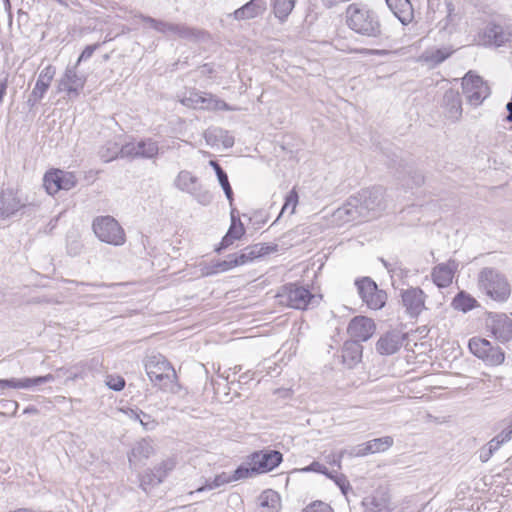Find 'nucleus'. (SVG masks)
Returning a JSON list of instances; mask_svg holds the SVG:
<instances>
[{"label":"nucleus","instance_id":"f257e3e1","mask_svg":"<svg viewBox=\"0 0 512 512\" xmlns=\"http://www.w3.org/2000/svg\"><path fill=\"white\" fill-rule=\"evenodd\" d=\"M385 209L384 191L381 187L360 190L334 212L342 222H362L376 217Z\"/></svg>","mask_w":512,"mask_h":512},{"label":"nucleus","instance_id":"f03ea898","mask_svg":"<svg viewBox=\"0 0 512 512\" xmlns=\"http://www.w3.org/2000/svg\"><path fill=\"white\" fill-rule=\"evenodd\" d=\"M347 26L357 34L366 37H379L382 33L377 13L367 5L352 3L345 12Z\"/></svg>","mask_w":512,"mask_h":512},{"label":"nucleus","instance_id":"7ed1b4c3","mask_svg":"<svg viewBox=\"0 0 512 512\" xmlns=\"http://www.w3.org/2000/svg\"><path fill=\"white\" fill-rule=\"evenodd\" d=\"M478 289L498 303L506 302L512 292L506 275L494 267L482 268L477 277Z\"/></svg>","mask_w":512,"mask_h":512},{"label":"nucleus","instance_id":"20e7f679","mask_svg":"<svg viewBox=\"0 0 512 512\" xmlns=\"http://www.w3.org/2000/svg\"><path fill=\"white\" fill-rule=\"evenodd\" d=\"M107 153H102L104 160H117L118 158L144 157L154 158L159 151L156 141L151 138L130 142L121 147L117 143H108Z\"/></svg>","mask_w":512,"mask_h":512},{"label":"nucleus","instance_id":"39448f33","mask_svg":"<svg viewBox=\"0 0 512 512\" xmlns=\"http://www.w3.org/2000/svg\"><path fill=\"white\" fill-rule=\"evenodd\" d=\"M145 370L154 386L163 391H173L177 378L176 372L164 356L149 357L145 363Z\"/></svg>","mask_w":512,"mask_h":512},{"label":"nucleus","instance_id":"423d86ee","mask_svg":"<svg viewBox=\"0 0 512 512\" xmlns=\"http://www.w3.org/2000/svg\"><path fill=\"white\" fill-rule=\"evenodd\" d=\"M92 230L96 237L106 244L122 246L126 242V233L120 223L112 216H97L93 219Z\"/></svg>","mask_w":512,"mask_h":512},{"label":"nucleus","instance_id":"0eeeda50","mask_svg":"<svg viewBox=\"0 0 512 512\" xmlns=\"http://www.w3.org/2000/svg\"><path fill=\"white\" fill-rule=\"evenodd\" d=\"M278 296L287 306L302 310L318 305L322 298L321 295L312 294L309 289L296 283L284 285Z\"/></svg>","mask_w":512,"mask_h":512},{"label":"nucleus","instance_id":"6e6552de","mask_svg":"<svg viewBox=\"0 0 512 512\" xmlns=\"http://www.w3.org/2000/svg\"><path fill=\"white\" fill-rule=\"evenodd\" d=\"M174 184L179 190L190 194L203 206L209 205L213 200V194L202 186L197 176L187 170L179 172Z\"/></svg>","mask_w":512,"mask_h":512},{"label":"nucleus","instance_id":"1a4fd4ad","mask_svg":"<svg viewBox=\"0 0 512 512\" xmlns=\"http://www.w3.org/2000/svg\"><path fill=\"white\" fill-rule=\"evenodd\" d=\"M462 89L468 103L472 106L482 104L491 93L488 84L473 71L467 72L462 78Z\"/></svg>","mask_w":512,"mask_h":512},{"label":"nucleus","instance_id":"9d476101","mask_svg":"<svg viewBox=\"0 0 512 512\" xmlns=\"http://www.w3.org/2000/svg\"><path fill=\"white\" fill-rule=\"evenodd\" d=\"M140 18L144 23L148 24L151 28L166 36H177L182 39L193 40L198 38L201 33V31L186 26L184 24L171 23L143 15Z\"/></svg>","mask_w":512,"mask_h":512},{"label":"nucleus","instance_id":"9b49d317","mask_svg":"<svg viewBox=\"0 0 512 512\" xmlns=\"http://www.w3.org/2000/svg\"><path fill=\"white\" fill-rule=\"evenodd\" d=\"M355 285L362 301L366 303L370 309L378 310L385 306L387 301L386 292L379 289L376 282L370 277L357 279Z\"/></svg>","mask_w":512,"mask_h":512},{"label":"nucleus","instance_id":"f8f14e48","mask_svg":"<svg viewBox=\"0 0 512 512\" xmlns=\"http://www.w3.org/2000/svg\"><path fill=\"white\" fill-rule=\"evenodd\" d=\"M468 347L472 354L482 359L488 365H499L505 359L502 349L498 346H493L490 341L484 338H471Z\"/></svg>","mask_w":512,"mask_h":512},{"label":"nucleus","instance_id":"ddd939ff","mask_svg":"<svg viewBox=\"0 0 512 512\" xmlns=\"http://www.w3.org/2000/svg\"><path fill=\"white\" fill-rule=\"evenodd\" d=\"M77 184L75 175L60 169H53L45 173L43 185L48 194L54 195L60 190H70Z\"/></svg>","mask_w":512,"mask_h":512},{"label":"nucleus","instance_id":"4468645a","mask_svg":"<svg viewBox=\"0 0 512 512\" xmlns=\"http://www.w3.org/2000/svg\"><path fill=\"white\" fill-rule=\"evenodd\" d=\"M399 296L405 312L410 318H418L426 310L425 302L427 295L420 287L401 289Z\"/></svg>","mask_w":512,"mask_h":512},{"label":"nucleus","instance_id":"2eb2a0df","mask_svg":"<svg viewBox=\"0 0 512 512\" xmlns=\"http://www.w3.org/2000/svg\"><path fill=\"white\" fill-rule=\"evenodd\" d=\"M258 474L268 473L278 467L283 461V455L278 450L264 449L253 452L249 457Z\"/></svg>","mask_w":512,"mask_h":512},{"label":"nucleus","instance_id":"dca6fc26","mask_svg":"<svg viewBox=\"0 0 512 512\" xmlns=\"http://www.w3.org/2000/svg\"><path fill=\"white\" fill-rule=\"evenodd\" d=\"M56 74V68L48 65L39 73L36 84L28 96L27 105L30 108L36 106L48 91L50 84Z\"/></svg>","mask_w":512,"mask_h":512},{"label":"nucleus","instance_id":"f3484780","mask_svg":"<svg viewBox=\"0 0 512 512\" xmlns=\"http://www.w3.org/2000/svg\"><path fill=\"white\" fill-rule=\"evenodd\" d=\"M488 328L497 340L502 343L512 339V319L504 313H489Z\"/></svg>","mask_w":512,"mask_h":512},{"label":"nucleus","instance_id":"a211bd4d","mask_svg":"<svg viewBox=\"0 0 512 512\" xmlns=\"http://www.w3.org/2000/svg\"><path fill=\"white\" fill-rule=\"evenodd\" d=\"M375 323L366 316H355L351 319L347 327V333L358 342L367 341L374 334Z\"/></svg>","mask_w":512,"mask_h":512},{"label":"nucleus","instance_id":"6ab92c4d","mask_svg":"<svg viewBox=\"0 0 512 512\" xmlns=\"http://www.w3.org/2000/svg\"><path fill=\"white\" fill-rule=\"evenodd\" d=\"M364 512H392L391 497L387 490L376 489L362 501Z\"/></svg>","mask_w":512,"mask_h":512},{"label":"nucleus","instance_id":"aec40b11","mask_svg":"<svg viewBox=\"0 0 512 512\" xmlns=\"http://www.w3.org/2000/svg\"><path fill=\"white\" fill-rule=\"evenodd\" d=\"M86 82L84 76L78 75L77 66L67 67L58 82V91H66L69 96H78Z\"/></svg>","mask_w":512,"mask_h":512},{"label":"nucleus","instance_id":"412c9836","mask_svg":"<svg viewBox=\"0 0 512 512\" xmlns=\"http://www.w3.org/2000/svg\"><path fill=\"white\" fill-rule=\"evenodd\" d=\"M25 204L12 188L0 190V219H6L14 215Z\"/></svg>","mask_w":512,"mask_h":512},{"label":"nucleus","instance_id":"4be33fe9","mask_svg":"<svg viewBox=\"0 0 512 512\" xmlns=\"http://www.w3.org/2000/svg\"><path fill=\"white\" fill-rule=\"evenodd\" d=\"M391 436H384L359 444L350 449L349 457H362L368 454L383 452L393 445Z\"/></svg>","mask_w":512,"mask_h":512},{"label":"nucleus","instance_id":"5701e85b","mask_svg":"<svg viewBox=\"0 0 512 512\" xmlns=\"http://www.w3.org/2000/svg\"><path fill=\"white\" fill-rule=\"evenodd\" d=\"M55 380V376L51 373L44 376L37 377H26V378H11V379H0V389L14 388V389H26L34 386L42 385L44 383L52 382Z\"/></svg>","mask_w":512,"mask_h":512},{"label":"nucleus","instance_id":"b1692460","mask_svg":"<svg viewBox=\"0 0 512 512\" xmlns=\"http://www.w3.org/2000/svg\"><path fill=\"white\" fill-rule=\"evenodd\" d=\"M442 107L448 119L458 121L462 115V100L459 92L452 88L448 89L443 95Z\"/></svg>","mask_w":512,"mask_h":512},{"label":"nucleus","instance_id":"393cba45","mask_svg":"<svg viewBox=\"0 0 512 512\" xmlns=\"http://www.w3.org/2000/svg\"><path fill=\"white\" fill-rule=\"evenodd\" d=\"M266 9L267 2L265 0H250L236 9L231 16L237 21L250 20L261 16Z\"/></svg>","mask_w":512,"mask_h":512},{"label":"nucleus","instance_id":"a878e982","mask_svg":"<svg viewBox=\"0 0 512 512\" xmlns=\"http://www.w3.org/2000/svg\"><path fill=\"white\" fill-rule=\"evenodd\" d=\"M484 38L486 44H494L502 46L512 39V26L503 27L498 24L491 23L484 30Z\"/></svg>","mask_w":512,"mask_h":512},{"label":"nucleus","instance_id":"bb28decb","mask_svg":"<svg viewBox=\"0 0 512 512\" xmlns=\"http://www.w3.org/2000/svg\"><path fill=\"white\" fill-rule=\"evenodd\" d=\"M204 137L207 144L211 147L227 149L234 144V138L229 135L228 131L219 127L208 128L204 133Z\"/></svg>","mask_w":512,"mask_h":512},{"label":"nucleus","instance_id":"cd10ccee","mask_svg":"<svg viewBox=\"0 0 512 512\" xmlns=\"http://www.w3.org/2000/svg\"><path fill=\"white\" fill-rule=\"evenodd\" d=\"M403 337L398 332H388L381 336L376 343V350L381 355L396 353L402 346Z\"/></svg>","mask_w":512,"mask_h":512},{"label":"nucleus","instance_id":"c85d7f7f","mask_svg":"<svg viewBox=\"0 0 512 512\" xmlns=\"http://www.w3.org/2000/svg\"><path fill=\"white\" fill-rule=\"evenodd\" d=\"M386 4L403 25L413 20L414 10L410 0H386Z\"/></svg>","mask_w":512,"mask_h":512},{"label":"nucleus","instance_id":"c756f323","mask_svg":"<svg viewBox=\"0 0 512 512\" xmlns=\"http://www.w3.org/2000/svg\"><path fill=\"white\" fill-rule=\"evenodd\" d=\"M363 346L353 339L344 342L342 348V362L348 368H353L361 361Z\"/></svg>","mask_w":512,"mask_h":512},{"label":"nucleus","instance_id":"7c9ffc66","mask_svg":"<svg viewBox=\"0 0 512 512\" xmlns=\"http://www.w3.org/2000/svg\"><path fill=\"white\" fill-rule=\"evenodd\" d=\"M456 267L457 264L455 261L437 265L433 268L431 274L433 282L440 288L448 287L452 282L454 269H456Z\"/></svg>","mask_w":512,"mask_h":512},{"label":"nucleus","instance_id":"2f4dec72","mask_svg":"<svg viewBox=\"0 0 512 512\" xmlns=\"http://www.w3.org/2000/svg\"><path fill=\"white\" fill-rule=\"evenodd\" d=\"M237 266H239V262L236 259V254H230L225 260H213L205 264L201 268V272L204 276H210L229 271Z\"/></svg>","mask_w":512,"mask_h":512},{"label":"nucleus","instance_id":"473e14b6","mask_svg":"<svg viewBox=\"0 0 512 512\" xmlns=\"http://www.w3.org/2000/svg\"><path fill=\"white\" fill-rule=\"evenodd\" d=\"M154 453L151 440L141 439L136 442L128 454V460L131 466H136L139 462L147 460Z\"/></svg>","mask_w":512,"mask_h":512},{"label":"nucleus","instance_id":"72a5a7b5","mask_svg":"<svg viewBox=\"0 0 512 512\" xmlns=\"http://www.w3.org/2000/svg\"><path fill=\"white\" fill-rule=\"evenodd\" d=\"M397 179L401 182L402 186L406 188L419 187L424 183V175L412 169L408 165H404L402 170L398 172Z\"/></svg>","mask_w":512,"mask_h":512},{"label":"nucleus","instance_id":"f704fd0d","mask_svg":"<svg viewBox=\"0 0 512 512\" xmlns=\"http://www.w3.org/2000/svg\"><path fill=\"white\" fill-rule=\"evenodd\" d=\"M451 306L461 312H468L478 306L477 300L465 291H460L453 298Z\"/></svg>","mask_w":512,"mask_h":512},{"label":"nucleus","instance_id":"c9c22d12","mask_svg":"<svg viewBox=\"0 0 512 512\" xmlns=\"http://www.w3.org/2000/svg\"><path fill=\"white\" fill-rule=\"evenodd\" d=\"M258 501L259 506L262 508H267L269 510L268 512H277L280 506V496L276 491L272 489L264 490L260 494Z\"/></svg>","mask_w":512,"mask_h":512},{"label":"nucleus","instance_id":"e433bc0d","mask_svg":"<svg viewBox=\"0 0 512 512\" xmlns=\"http://www.w3.org/2000/svg\"><path fill=\"white\" fill-rule=\"evenodd\" d=\"M98 365V360L91 359L89 361H81L73 365L70 370V375L67 377L68 380H76L78 378H83L86 374V371H90L94 369Z\"/></svg>","mask_w":512,"mask_h":512},{"label":"nucleus","instance_id":"4c0bfd02","mask_svg":"<svg viewBox=\"0 0 512 512\" xmlns=\"http://www.w3.org/2000/svg\"><path fill=\"white\" fill-rule=\"evenodd\" d=\"M453 53V50L449 48H440L431 51H425L422 58L425 62L433 65H439L449 58Z\"/></svg>","mask_w":512,"mask_h":512},{"label":"nucleus","instance_id":"58836bf2","mask_svg":"<svg viewBox=\"0 0 512 512\" xmlns=\"http://www.w3.org/2000/svg\"><path fill=\"white\" fill-rule=\"evenodd\" d=\"M297 0H274L273 10L275 16L281 21H285L286 18L292 12Z\"/></svg>","mask_w":512,"mask_h":512},{"label":"nucleus","instance_id":"ea45409f","mask_svg":"<svg viewBox=\"0 0 512 512\" xmlns=\"http://www.w3.org/2000/svg\"><path fill=\"white\" fill-rule=\"evenodd\" d=\"M232 482L231 476L226 472H222L219 475H216L212 480L206 479L205 483L197 488L196 492H203L207 490L216 489L222 485Z\"/></svg>","mask_w":512,"mask_h":512},{"label":"nucleus","instance_id":"a19ab883","mask_svg":"<svg viewBox=\"0 0 512 512\" xmlns=\"http://www.w3.org/2000/svg\"><path fill=\"white\" fill-rule=\"evenodd\" d=\"M139 480H140V487L144 491H147L151 487L157 486L160 483H162L161 480H158V476H157L155 469H149V470L145 471L143 474H141L139 476Z\"/></svg>","mask_w":512,"mask_h":512},{"label":"nucleus","instance_id":"79ce46f5","mask_svg":"<svg viewBox=\"0 0 512 512\" xmlns=\"http://www.w3.org/2000/svg\"><path fill=\"white\" fill-rule=\"evenodd\" d=\"M409 273V269L404 267L403 263L397 257L393 258V266L389 272L393 286H395V278H398L401 281H403L408 278Z\"/></svg>","mask_w":512,"mask_h":512},{"label":"nucleus","instance_id":"37998d69","mask_svg":"<svg viewBox=\"0 0 512 512\" xmlns=\"http://www.w3.org/2000/svg\"><path fill=\"white\" fill-rule=\"evenodd\" d=\"M200 109H211V110H228V105L211 94H204L203 100L200 104Z\"/></svg>","mask_w":512,"mask_h":512},{"label":"nucleus","instance_id":"c03bdc74","mask_svg":"<svg viewBox=\"0 0 512 512\" xmlns=\"http://www.w3.org/2000/svg\"><path fill=\"white\" fill-rule=\"evenodd\" d=\"M176 459L173 457L167 458L163 460L159 465L155 466L154 469L157 473L158 480H163L167 477V475L174 470L176 467Z\"/></svg>","mask_w":512,"mask_h":512},{"label":"nucleus","instance_id":"a18cd8bd","mask_svg":"<svg viewBox=\"0 0 512 512\" xmlns=\"http://www.w3.org/2000/svg\"><path fill=\"white\" fill-rule=\"evenodd\" d=\"M235 254H236V259L239 262V266L245 265V264L253 261L254 259L259 258L255 244L249 245V246L245 247L244 249H242L240 253H238V254L235 253Z\"/></svg>","mask_w":512,"mask_h":512},{"label":"nucleus","instance_id":"49530a36","mask_svg":"<svg viewBox=\"0 0 512 512\" xmlns=\"http://www.w3.org/2000/svg\"><path fill=\"white\" fill-rule=\"evenodd\" d=\"M326 477L333 480L344 496L347 497L348 492L352 490V487L344 474H336L330 471Z\"/></svg>","mask_w":512,"mask_h":512},{"label":"nucleus","instance_id":"de8ad7c7","mask_svg":"<svg viewBox=\"0 0 512 512\" xmlns=\"http://www.w3.org/2000/svg\"><path fill=\"white\" fill-rule=\"evenodd\" d=\"M249 465V467L245 465H240L239 467H237L234 473L230 475L232 482L258 475L255 466L253 464Z\"/></svg>","mask_w":512,"mask_h":512},{"label":"nucleus","instance_id":"09e8293b","mask_svg":"<svg viewBox=\"0 0 512 512\" xmlns=\"http://www.w3.org/2000/svg\"><path fill=\"white\" fill-rule=\"evenodd\" d=\"M132 413L135 415V418L139 420V422L145 429L152 430L156 427L157 423L154 419L151 418L150 415L142 411H132Z\"/></svg>","mask_w":512,"mask_h":512},{"label":"nucleus","instance_id":"8fccbe9b","mask_svg":"<svg viewBox=\"0 0 512 512\" xmlns=\"http://www.w3.org/2000/svg\"><path fill=\"white\" fill-rule=\"evenodd\" d=\"M298 204V193L295 188H293L285 197V202L281 210V214L291 207V214L295 212V208Z\"/></svg>","mask_w":512,"mask_h":512},{"label":"nucleus","instance_id":"3c124183","mask_svg":"<svg viewBox=\"0 0 512 512\" xmlns=\"http://www.w3.org/2000/svg\"><path fill=\"white\" fill-rule=\"evenodd\" d=\"M204 94L205 93L201 92H192L188 97L183 99L182 103L195 109H200V104L203 100Z\"/></svg>","mask_w":512,"mask_h":512},{"label":"nucleus","instance_id":"603ef678","mask_svg":"<svg viewBox=\"0 0 512 512\" xmlns=\"http://www.w3.org/2000/svg\"><path fill=\"white\" fill-rule=\"evenodd\" d=\"M204 94L205 93L201 92H192L188 97L183 99L182 103L195 109H200V104L203 100Z\"/></svg>","mask_w":512,"mask_h":512},{"label":"nucleus","instance_id":"864d4df0","mask_svg":"<svg viewBox=\"0 0 512 512\" xmlns=\"http://www.w3.org/2000/svg\"><path fill=\"white\" fill-rule=\"evenodd\" d=\"M350 450L343 449L340 450L338 453H332L328 456H326V461L332 466H337L338 468H341V462L342 459L347 455L349 456Z\"/></svg>","mask_w":512,"mask_h":512},{"label":"nucleus","instance_id":"5fc2aeb1","mask_svg":"<svg viewBox=\"0 0 512 512\" xmlns=\"http://www.w3.org/2000/svg\"><path fill=\"white\" fill-rule=\"evenodd\" d=\"M301 472H304V473L314 472V473H319V474H323V475L327 476L330 471L327 469V467L324 464H322L318 461H313L308 466L302 468Z\"/></svg>","mask_w":512,"mask_h":512},{"label":"nucleus","instance_id":"6e6d98bb","mask_svg":"<svg viewBox=\"0 0 512 512\" xmlns=\"http://www.w3.org/2000/svg\"><path fill=\"white\" fill-rule=\"evenodd\" d=\"M106 385L114 391H121L125 387V380L121 376L109 375L106 379Z\"/></svg>","mask_w":512,"mask_h":512},{"label":"nucleus","instance_id":"4d7b16f0","mask_svg":"<svg viewBox=\"0 0 512 512\" xmlns=\"http://www.w3.org/2000/svg\"><path fill=\"white\" fill-rule=\"evenodd\" d=\"M302 512H333V509L322 501H315L304 508Z\"/></svg>","mask_w":512,"mask_h":512},{"label":"nucleus","instance_id":"13d9d810","mask_svg":"<svg viewBox=\"0 0 512 512\" xmlns=\"http://www.w3.org/2000/svg\"><path fill=\"white\" fill-rule=\"evenodd\" d=\"M255 247L259 258L278 251L277 244L257 243Z\"/></svg>","mask_w":512,"mask_h":512},{"label":"nucleus","instance_id":"bf43d9fd","mask_svg":"<svg viewBox=\"0 0 512 512\" xmlns=\"http://www.w3.org/2000/svg\"><path fill=\"white\" fill-rule=\"evenodd\" d=\"M245 227L242 222H238V224H230V227L227 231L229 237L234 238L235 240H239L245 234Z\"/></svg>","mask_w":512,"mask_h":512},{"label":"nucleus","instance_id":"052dcab7","mask_svg":"<svg viewBox=\"0 0 512 512\" xmlns=\"http://www.w3.org/2000/svg\"><path fill=\"white\" fill-rule=\"evenodd\" d=\"M209 163L215 170V173L217 175L220 185H224V184L228 183L229 179H228L227 173L219 165V162H209Z\"/></svg>","mask_w":512,"mask_h":512},{"label":"nucleus","instance_id":"680f3d73","mask_svg":"<svg viewBox=\"0 0 512 512\" xmlns=\"http://www.w3.org/2000/svg\"><path fill=\"white\" fill-rule=\"evenodd\" d=\"M99 47H100L99 43L86 46L85 49L80 54V56L77 60L76 66H78L81 61H85V60L89 59L93 55L95 50L98 49Z\"/></svg>","mask_w":512,"mask_h":512},{"label":"nucleus","instance_id":"e2e57ef3","mask_svg":"<svg viewBox=\"0 0 512 512\" xmlns=\"http://www.w3.org/2000/svg\"><path fill=\"white\" fill-rule=\"evenodd\" d=\"M235 239L232 237H229V234L226 233L224 237L222 238L219 247L216 248V252H221L222 250L227 249L229 246H231L234 243Z\"/></svg>","mask_w":512,"mask_h":512},{"label":"nucleus","instance_id":"0e129e2a","mask_svg":"<svg viewBox=\"0 0 512 512\" xmlns=\"http://www.w3.org/2000/svg\"><path fill=\"white\" fill-rule=\"evenodd\" d=\"M493 456V452L491 448H488L487 445H484L479 449V459L481 462H487Z\"/></svg>","mask_w":512,"mask_h":512},{"label":"nucleus","instance_id":"69168bd1","mask_svg":"<svg viewBox=\"0 0 512 512\" xmlns=\"http://www.w3.org/2000/svg\"><path fill=\"white\" fill-rule=\"evenodd\" d=\"M446 8H447V16H446V24L444 28L448 26L450 22H453V18L455 17L454 11L455 7L452 2H446Z\"/></svg>","mask_w":512,"mask_h":512},{"label":"nucleus","instance_id":"338daca9","mask_svg":"<svg viewBox=\"0 0 512 512\" xmlns=\"http://www.w3.org/2000/svg\"><path fill=\"white\" fill-rule=\"evenodd\" d=\"M503 444V440L499 439V437L495 436L492 438L486 445L488 448H491L493 454L500 448Z\"/></svg>","mask_w":512,"mask_h":512},{"label":"nucleus","instance_id":"774afa93","mask_svg":"<svg viewBox=\"0 0 512 512\" xmlns=\"http://www.w3.org/2000/svg\"><path fill=\"white\" fill-rule=\"evenodd\" d=\"M255 374V372H252L250 370L244 372L243 374L240 375L238 383L247 384L249 381L254 379Z\"/></svg>","mask_w":512,"mask_h":512}]
</instances>
